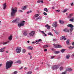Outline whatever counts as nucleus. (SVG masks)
<instances>
[{"instance_id":"nucleus-1","label":"nucleus","mask_w":74,"mask_h":74,"mask_svg":"<svg viewBox=\"0 0 74 74\" xmlns=\"http://www.w3.org/2000/svg\"><path fill=\"white\" fill-rule=\"evenodd\" d=\"M17 12V9L16 8H13L11 9L10 14L12 18L15 17V13Z\"/></svg>"},{"instance_id":"nucleus-2","label":"nucleus","mask_w":74,"mask_h":74,"mask_svg":"<svg viewBox=\"0 0 74 74\" xmlns=\"http://www.w3.org/2000/svg\"><path fill=\"white\" fill-rule=\"evenodd\" d=\"M12 63H13V62L11 61H7L6 63V69H8L11 67V66H12Z\"/></svg>"},{"instance_id":"nucleus-3","label":"nucleus","mask_w":74,"mask_h":74,"mask_svg":"<svg viewBox=\"0 0 74 74\" xmlns=\"http://www.w3.org/2000/svg\"><path fill=\"white\" fill-rule=\"evenodd\" d=\"M62 64H63V63H61L58 65H54L52 66V69L53 70H57V69H59V66H62Z\"/></svg>"},{"instance_id":"nucleus-4","label":"nucleus","mask_w":74,"mask_h":74,"mask_svg":"<svg viewBox=\"0 0 74 74\" xmlns=\"http://www.w3.org/2000/svg\"><path fill=\"white\" fill-rule=\"evenodd\" d=\"M25 21H23L21 23L18 24V26L19 27H21V26H24L25 25Z\"/></svg>"},{"instance_id":"nucleus-5","label":"nucleus","mask_w":74,"mask_h":74,"mask_svg":"<svg viewBox=\"0 0 74 74\" xmlns=\"http://www.w3.org/2000/svg\"><path fill=\"white\" fill-rule=\"evenodd\" d=\"M16 51L17 53H19L21 52V48L20 47H18L16 48Z\"/></svg>"},{"instance_id":"nucleus-6","label":"nucleus","mask_w":74,"mask_h":74,"mask_svg":"<svg viewBox=\"0 0 74 74\" xmlns=\"http://www.w3.org/2000/svg\"><path fill=\"white\" fill-rule=\"evenodd\" d=\"M53 45H54L55 48H62V47L61 45L58 44H53Z\"/></svg>"},{"instance_id":"nucleus-7","label":"nucleus","mask_w":74,"mask_h":74,"mask_svg":"<svg viewBox=\"0 0 74 74\" xmlns=\"http://www.w3.org/2000/svg\"><path fill=\"white\" fill-rule=\"evenodd\" d=\"M35 34V32L34 31H32L31 32L29 33V35L31 37H32V36H34V34Z\"/></svg>"},{"instance_id":"nucleus-8","label":"nucleus","mask_w":74,"mask_h":74,"mask_svg":"<svg viewBox=\"0 0 74 74\" xmlns=\"http://www.w3.org/2000/svg\"><path fill=\"white\" fill-rule=\"evenodd\" d=\"M52 26L54 27H57V22L56 21L53 23L52 25Z\"/></svg>"},{"instance_id":"nucleus-9","label":"nucleus","mask_w":74,"mask_h":74,"mask_svg":"<svg viewBox=\"0 0 74 74\" xmlns=\"http://www.w3.org/2000/svg\"><path fill=\"white\" fill-rule=\"evenodd\" d=\"M39 41L40 42V41H42V40H41V39H39L37 40H36V41L35 42H32V44H34L36 42H39Z\"/></svg>"},{"instance_id":"nucleus-10","label":"nucleus","mask_w":74,"mask_h":74,"mask_svg":"<svg viewBox=\"0 0 74 74\" xmlns=\"http://www.w3.org/2000/svg\"><path fill=\"white\" fill-rule=\"evenodd\" d=\"M67 26L69 27H71V28H73L74 27V25L71 24L67 25Z\"/></svg>"},{"instance_id":"nucleus-11","label":"nucleus","mask_w":74,"mask_h":74,"mask_svg":"<svg viewBox=\"0 0 74 74\" xmlns=\"http://www.w3.org/2000/svg\"><path fill=\"white\" fill-rule=\"evenodd\" d=\"M23 34L25 36H27V31H24L23 32Z\"/></svg>"},{"instance_id":"nucleus-12","label":"nucleus","mask_w":74,"mask_h":74,"mask_svg":"<svg viewBox=\"0 0 74 74\" xmlns=\"http://www.w3.org/2000/svg\"><path fill=\"white\" fill-rule=\"evenodd\" d=\"M8 39V40H9V41H11L12 39V35H10V36H9Z\"/></svg>"},{"instance_id":"nucleus-13","label":"nucleus","mask_w":74,"mask_h":74,"mask_svg":"<svg viewBox=\"0 0 74 74\" xmlns=\"http://www.w3.org/2000/svg\"><path fill=\"white\" fill-rule=\"evenodd\" d=\"M63 31L65 32L69 33V29L67 28H65L63 30Z\"/></svg>"},{"instance_id":"nucleus-14","label":"nucleus","mask_w":74,"mask_h":74,"mask_svg":"<svg viewBox=\"0 0 74 74\" xmlns=\"http://www.w3.org/2000/svg\"><path fill=\"white\" fill-rule=\"evenodd\" d=\"M62 39H63L64 40H66V38H65V37L62 36L60 38V40H62Z\"/></svg>"},{"instance_id":"nucleus-15","label":"nucleus","mask_w":74,"mask_h":74,"mask_svg":"<svg viewBox=\"0 0 74 74\" xmlns=\"http://www.w3.org/2000/svg\"><path fill=\"white\" fill-rule=\"evenodd\" d=\"M3 10H5V8H6V7H7V5H6V3H5L3 4Z\"/></svg>"},{"instance_id":"nucleus-16","label":"nucleus","mask_w":74,"mask_h":74,"mask_svg":"<svg viewBox=\"0 0 74 74\" xmlns=\"http://www.w3.org/2000/svg\"><path fill=\"white\" fill-rule=\"evenodd\" d=\"M72 70V69L71 68H69L66 69V71H71Z\"/></svg>"},{"instance_id":"nucleus-17","label":"nucleus","mask_w":74,"mask_h":74,"mask_svg":"<svg viewBox=\"0 0 74 74\" xmlns=\"http://www.w3.org/2000/svg\"><path fill=\"white\" fill-rule=\"evenodd\" d=\"M9 42H10V40H8L7 42H4L3 43V45H6V44H7L9 43Z\"/></svg>"},{"instance_id":"nucleus-18","label":"nucleus","mask_w":74,"mask_h":74,"mask_svg":"<svg viewBox=\"0 0 74 74\" xmlns=\"http://www.w3.org/2000/svg\"><path fill=\"white\" fill-rule=\"evenodd\" d=\"M27 48L28 49H30V50H33V48L32 47L30 46L27 47Z\"/></svg>"},{"instance_id":"nucleus-19","label":"nucleus","mask_w":74,"mask_h":74,"mask_svg":"<svg viewBox=\"0 0 74 74\" xmlns=\"http://www.w3.org/2000/svg\"><path fill=\"white\" fill-rule=\"evenodd\" d=\"M42 19V17L40 16H39L37 18H36V21H38V20H41V19Z\"/></svg>"},{"instance_id":"nucleus-20","label":"nucleus","mask_w":74,"mask_h":74,"mask_svg":"<svg viewBox=\"0 0 74 74\" xmlns=\"http://www.w3.org/2000/svg\"><path fill=\"white\" fill-rule=\"evenodd\" d=\"M68 47L70 49H73L74 48V47H72L71 46L70 47Z\"/></svg>"},{"instance_id":"nucleus-21","label":"nucleus","mask_w":74,"mask_h":74,"mask_svg":"<svg viewBox=\"0 0 74 74\" xmlns=\"http://www.w3.org/2000/svg\"><path fill=\"white\" fill-rule=\"evenodd\" d=\"M73 16V14H69V15L68 16V18H70Z\"/></svg>"},{"instance_id":"nucleus-22","label":"nucleus","mask_w":74,"mask_h":74,"mask_svg":"<svg viewBox=\"0 0 74 74\" xmlns=\"http://www.w3.org/2000/svg\"><path fill=\"white\" fill-rule=\"evenodd\" d=\"M74 17H73L72 18L70 19L69 20V21H70V22H73L74 21Z\"/></svg>"},{"instance_id":"nucleus-23","label":"nucleus","mask_w":74,"mask_h":74,"mask_svg":"<svg viewBox=\"0 0 74 74\" xmlns=\"http://www.w3.org/2000/svg\"><path fill=\"white\" fill-rule=\"evenodd\" d=\"M43 0H41V1H37V3H43Z\"/></svg>"},{"instance_id":"nucleus-24","label":"nucleus","mask_w":74,"mask_h":74,"mask_svg":"<svg viewBox=\"0 0 74 74\" xmlns=\"http://www.w3.org/2000/svg\"><path fill=\"white\" fill-rule=\"evenodd\" d=\"M69 9H65L64 10V11H63L62 12H63L64 13V12H66V11H67V10H68Z\"/></svg>"},{"instance_id":"nucleus-25","label":"nucleus","mask_w":74,"mask_h":74,"mask_svg":"<svg viewBox=\"0 0 74 74\" xmlns=\"http://www.w3.org/2000/svg\"><path fill=\"white\" fill-rule=\"evenodd\" d=\"M70 55H67L66 56V58L67 59H69L70 57Z\"/></svg>"},{"instance_id":"nucleus-26","label":"nucleus","mask_w":74,"mask_h":74,"mask_svg":"<svg viewBox=\"0 0 74 74\" xmlns=\"http://www.w3.org/2000/svg\"><path fill=\"white\" fill-rule=\"evenodd\" d=\"M15 21H16V22L17 23L18 22V21H19V18H17L15 19Z\"/></svg>"},{"instance_id":"nucleus-27","label":"nucleus","mask_w":74,"mask_h":74,"mask_svg":"<svg viewBox=\"0 0 74 74\" xmlns=\"http://www.w3.org/2000/svg\"><path fill=\"white\" fill-rule=\"evenodd\" d=\"M4 51V50L2 48L0 49V52H3Z\"/></svg>"},{"instance_id":"nucleus-28","label":"nucleus","mask_w":74,"mask_h":74,"mask_svg":"<svg viewBox=\"0 0 74 74\" xmlns=\"http://www.w3.org/2000/svg\"><path fill=\"white\" fill-rule=\"evenodd\" d=\"M48 47V46L47 45H45L43 46L44 48H47Z\"/></svg>"},{"instance_id":"nucleus-29","label":"nucleus","mask_w":74,"mask_h":74,"mask_svg":"<svg viewBox=\"0 0 74 74\" xmlns=\"http://www.w3.org/2000/svg\"><path fill=\"white\" fill-rule=\"evenodd\" d=\"M27 7V6H25L23 8V10H26V7Z\"/></svg>"},{"instance_id":"nucleus-30","label":"nucleus","mask_w":74,"mask_h":74,"mask_svg":"<svg viewBox=\"0 0 74 74\" xmlns=\"http://www.w3.org/2000/svg\"><path fill=\"white\" fill-rule=\"evenodd\" d=\"M73 28H71V29H70V33H71V32H72V31H73Z\"/></svg>"},{"instance_id":"nucleus-31","label":"nucleus","mask_w":74,"mask_h":74,"mask_svg":"<svg viewBox=\"0 0 74 74\" xmlns=\"http://www.w3.org/2000/svg\"><path fill=\"white\" fill-rule=\"evenodd\" d=\"M54 53L55 54H58V53H60V51H56L54 52Z\"/></svg>"},{"instance_id":"nucleus-32","label":"nucleus","mask_w":74,"mask_h":74,"mask_svg":"<svg viewBox=\"0 0 74 74\" xmlns=\"http://www.w3.org/2000/svg\"><path fill=\"white\" fill-rule=\"evenodd\" d=\"M16 62L18 63H19V64H21V60H19L17 61Z\"/></svg>"},{"instance_id":"nucleus-33","label":"nucleus","mask_w":74,"mask_h":74,"mask_svg":"<svg viewBox=\"0 0 74 74\" xmlns=\"http://www.w3.org/2000/svg\"><path fill=\"white\" fill-rule=\"evenodd\" d=\"M65 50H65V49H63L61 50V52H62V53H63V52H64V51H65Z\"/></svg>"},{"instance_id":"nucleus-34","label":"nucleus","mask_w":74,"mask_h":74,"mask_svg":"<svg viewBox=\"0 0 74 74\" xmlns=\"http://www.w3.org/2000/svg\"><path fill=\"white\" fill-rule=\"evenodd\" d=\"M32 73V71H29V72H28L26 74H31Z\"/></svg>"},{"instance_id":"nucleus-35","label":"nucleus","mask_w":74,"mask_h":74,"mask_svg":"<svg viewBox=\"0 0 74 74\" xmlns=\"http://www.w3.org/2000/svg\"><path fill=\"white\" fill-rule=\"evenodd\" d=\"M63 67L62 66H61L60 68V71L63 70Z\"/></svg>"},{"instance_id":"nucleus-36","label":"nucleus","mask_w":74,"mask_h":74,"mask_svg":"<svg viewBox=\"0 0 74 74\" xmlns=\"http://www.w3.org/2000/svg\"><path fill=\"white\" fill-rule=\"evenodd\" d=\"M60 23H61V24H62V23H64V22H63V21L60 20Z\"/></svg>"},{"instance_id":"nucleus-37","label":"nucleus","mask_w":74,"mask_h":74,"mask_svg":"<svg viewBox=\"0 0 74 74\" xmlns=\"http://www.w3.org/2000/svg\"><path fill=\"white\" fill-rule=\"evenodd\" d=\"M26 50L25 49H23V53H25V52H26Z\"/></svg>"},{"instance_id":"nucleus-38","label":"nucleus","mask_w":74,"mask_h":74,"mask_svg":"<svg viewBox=\"0 0 74 74\" xmlns=\"http://www.w3.org/2000/svg\"><path fill=\"white\" fill-rule=\"evenodd\" d=\"M41 33H43V34H44L45 35V36H47V34H45V33H44V31H41Z\"/></svg>"},{"instance_id":"nucleus-39","label":"nucleus","mask_w":74,"mask_h":74,"mask_svg":"<svg viewBox=\"0 0 74 74\" xmlns=\"http://www.w3.org/2000/svg\"><path fill=\"white\" fill-rule=\"evenodd\" d=\"M44 11H45L46 12H48V9L47 8H45L44 9Z\"/></svg>"},{"instance_id":"nucleus-40","label":"nucleus","mask_w":74,"mask_h":74,"mask_svg":"<svg viewBox=\"0 0 74 74\" xmlns=\"http://www.w3.org/2000/svg\"><path fill=\"white\" fill-rule=\"evenodd\" d=\"M16 22V21L15 20H13L12 22V23H15Z\"/></svg>"},{"instance_id":"nucleus-41","label":"nucleus","mask_w":74,"mask_h":74,"mask_svg":"<svg viewBox=\"0 0 74 74\" xmlns=\"http://www.w3.org/2000/svg\"><path fill=\"white\" fill-rule=\"evenodd\" d=\"M32 11V10H30L29 11L27 12V14H30V13H31Z\"/></svg>"},{"instance_id":"nucleus-42","label":"nucleus","mask_w":74,"mask_h":74,"mask_svg":"<svg viewBox=\"0 0 74 74\" xmlns=\"http://www.w3.org/2000/svg\"><path fill=\"white\" fill-rule=\"evenodd\" d=\"M48 35H50V36H53V35L52 34V33L51 32H49L48 34Z\"/></svg>"},{"instance_id":"nucleus-43","label":"nucleus","mask_w":74,"mask_h":74,"mask_svg":"<svg viewBox=\"0 0 74 74\" xmlns=\"http://www.w3.org/2000/svg\"><path fill=\"white\" fill-rule=\"evenodd\" d=\"M39 16V15L38 14H36L35 15H34L35 17H38Z\"/></svg>"},{"instance_id":"nucleus-44","label":"nucleus","mask_w":74,"mask_h":74,"mask_svg":"<svg viewBox=\"0 0 74 74\" xmlns=\"http://www.w3.org/2000/svg\"><path fill=\"white\" fill-rule=\"evenodd\" d=\"M66 43L67 44L69 45V40H68L66 41Z\"/></svg>"},{"instance_id":"nucleus-45","label":"nucleus","mask_w":74,"mask_h":74,"mask_svg":"<svg viewBox=\"0 0 74 74\" xmlns=\"http://www.w3.org/2000/svg\"><path fill=\"white\" fill-rule=\"evenodd\" d=\"M66 73H67V71H65L62 73V74H66Z\"/></svg>"},{"instance_id":"nucleus-46","label":"nucleus","mask_w":74,"mask_h":74,"mask_svg":"<svg viewBox=\"0 0 74 74\" xmlns=\"http://www.w3.org/2000/svg\"><path fill=\"white\" fill-rule=\"evenodd\" d=\"M18 73V72L17 71H14V74H16Z\"/></svg>"},{"instance_id":"nucleus-47","label":"nucleus","mask_w":74,"mask_h":74,"mask_svg":"<svg viewBox=\"0 0 74 74\" xmlns=\"http://www.w3.org/2000/svg\"><path fill=\"white\" fill-rule=\"evenodd\" d=\"M43 14L44 15H47V14L45 12L43 13Z\"/></svg>"},{"instance_id":"nucleus-48","label":"nucleus","mask_w":74,"mask_h":74,"mask_svg":"<svg viewBox=\"0 0 74 74\" xmlns=\"http://www.w3.org/2000/svg\"><path fill=\"white\" fill-rule=\"evenodd\" d=\"M55 31V33L56 34H59V33L58 32H57L56 31H55V30H54Z\"/></svg>"},{"instance_id":"nucleus-49","label":"nucleus","mask_w":74,"mask_h":74,"mask_svg":"<svg viewBox=\"0 0 74 74\" xmlns=\"http://www.w3.org/2000/svg\"><path fill=\"white\" fill-rule=\"evenodd\" d=\"M47 29H50V26H48L47 27Z\"/></svg>"},{"instance_id":"nucleus-50","label":"nucleus","mask_w":74,"mask_h":74,"mask_svg":"<svg viewBox=\"0 0 74 74\" xmlns=\"http://www.w3.org/2000/svg\"><path fill=\"white\" fill-rule=\"evenodd\" d=\"M54 57H55V56H51V59H53V58H54Z\"/></svg>"},{"instance_id":"nucleus-51","label":"nucleus","mask_w":74,"mask_h":74,"mask_svg":"<svg viewBox=\"0 0 74 74\" xmlns=\"http://www.w3.org/2000/svg\"><path fill=\"white\" fill-rule=\"evenodd\" d=\"M56 11H57L58 12H60V10H56Z\"/></svg>"},{"instance_id":"nucleus-52","label":"nucleus","mask_w":74,"mask_h":74,"mask_svg":"<svg viewBox=\"0 0 74 74\" xmlns=\"http://www.w3.org/2000/svg\"><path fill=\"white\" fill-rule=\"evenodd\" d=\"M6 48V47H3V48H2V49H3L4 50Z\"/></svg>"},{"instance_id":"nucleus-53","label":"nucleus","mask_w":74,"mask_h":74,"mask_svg":"<svg viewBox=\"0 0 74 74\" xmlns=\"http://www.w3.org/2000/svg\"><path fill=\"white\" fill-rule=\"evenodd\" d=\"M47 51V49H45L44 50V51H45V52H46V51Z\"/></svg>"},{"instance_id":"nucleus-54","label":"nucleus","mask_w":74,"mask_h":74,"mask_svg":"<svg viewBox=\"0 0 74 74\" xmlns=\"http://www.w3.org/2000/svg\"><path fill=\"white\" fill-rule=\"evenodd\" d=\"M53 41H56V40L55 39H53Z\"/></svg>"},{"instance_id":"nucleus-55","label":"nucleus","mask_w":74,"mask_h":74,"mask_svg":"<svg viewBox=\"0 0 74 74\" xmlns=\"http://www.w3.org/2000/svg\"><path fill=\"white\" fill-rule=\"evenodd\" d=\"M19 11L21 12H23V11L21 10H19Z\"/></svg>"},{"instance_id":"nucleus-56","label":"nucleus","mask_w":74,"mask_h":74,"mask_svg":"<svg viewBox=\"0 0 74 74\" xmlns=\"http://www.w3.org/2000/svg\"><path fill=\"white\" fill-rule=\"evenodd\" d=\"M71 6H73V5H74V4H73V3H72L71 4Z\"/></svg>"},{"instance_id":"nucleus-57","label":"nucleus","mask_w":74,"mask_h":74,"mask_svg":"<svg viewBox=\"0 0 74 74\" xmlns=\"http://www.w3.org/2000/svg\"><path fill=\"white\" fill-rule=\"evenodd\" d=\"M23 68V67L22 66L21 67V68H20L19 69V70H21V69H22V68Z\"/></svg>"},{"instance_id":"nucleus-58","label":"nucleus","mask_w":74,"mask_h":74,"mask_svg":"<svg viewBox=\"0 0 74 74\" xmlns=\"http://www.w3.org/2000/svg\"><path fill=\"white\" fill-rule=\"evenodd\" d=\"M49 25L47 24L45 25V27H48Z\"/></svg>"},{"instance_id":"nucleus-59","label":"nucleus","mask_w":74,"mask_h":74,"mask_svg":"<svg viewBox=\"0 0 74 74\" xmlns=\"http://www.w3.org/2000/svg\"><path fill=\"white\" fill-rule=\"evenodd\" d=\"M30 58L31 59H32V56H30Z\"/></svg>"},{"instance_id":"nucleus-60","label":"nucleus","mask_w":74,"mask_h":74,"mask_svg":"<svg viewBox=\"0 0 74 74\" xmlns=\"http://www.w3.org/2000/svg\"><path fill=\"white\" fill-rule=\"evenodd\" d=\"M47 66H48V67H50V65L49 64H47Z\"/></svg>"},{"instance_id":"nucleus-61","label":"nucleus","mask_w":74,"mask_h":74,"mask_svg":"<svg viewBox=\"0 0 74 74\" xmlns=\"http://www.w3.org/2000/svg\"><path fill=\"white\" fill-rule=\"evenodd\" d=\"M25 70H27V68L26 67H25L24 68Z\"/></svg>"},{"instance_id":"nucleus-62","label":"nucleus","mask_w":74,"mask_h":74,"mask_svg":"<svg viewBox=\"0 0 74 74\" xmlns=\"http://www.w3.org/2000/svg\"><path fill=\"white\" fill-rule=\"evenodd\" d=\"M72 56H74V53L72 55Z\"/></svg>"},{"instance_id":"nucleus-63","label":"nucleus","mask_w":74,"mask_h":74,"mask_svg":"<svg viewBox=\"0 0 74 74\" xmlns=\"http://www.w3.org/2000/svg\"><path fill=\"white\" fill-rule=\"evenodd\" d=\"M29 42H30V41H29V40H28L27 41V42H28V43H29Z\"/></svg>"},{"instance_id":"nucleus-64","label":"nucleus","mask_w":74,"mask_h":74,"mask_svg":"<svg viewBox=\"0 0 74 74\" xmlns=\"http://www.w3.org/2000/svg\"><path fill=\"white\" fill-rule=\"evenodd\" d=\"M3 44V42H0V44Z\"/></svg>"}]
</instances>
